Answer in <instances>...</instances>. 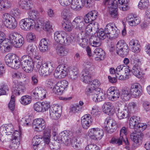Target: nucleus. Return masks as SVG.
Instances as JSON below:
<instances>
[{"mask_svg": "<svg viewBox=\"0 0 150 150\" xmlns=\"http://www.w3.org/2000/svg\"><path fill=\"white\" fill-rule=\"evenodd\" d=\"M40 13L36 10H32L28 13V18L21 20L20 22L21 28L25 30H29L35 28L38 30L37 25H38L40 19Z\"/></svg>", "mask_w": 150, "mask_h": 150, "instance_id": "nucleus-1", "label": "nucleus"}, {"mask_svg": "<svg viewBox=\"0 0 150 150\" xmlns=\"http://www.w3.org/2000/svg\"><path fill=\"white\" fill-rule=\"evenodd\" d=\"M4 128L6 130V133L8 135H11V138L10 139L11 142L9 145V148L12 149H16L19 147L20 144L21 134L18 131H15L13 132V126L11 124L6 125L4 127H1Z\"/></svg>", "mask_w": 150, "mask_h": 150, "instance_id": "nucleus-2", "label": "nucleus"}, {"mask_svg": "<svg viewBox=\"0 0 150 150\" xmlns=\"http://www.w3.org/2000/svg\"><path fill=\"white\" fill-rule=\"evenodd\" d=\"M35 70L42 75L48 76L52 72V63L50 62L42 64V59L40 57H35Z\"/></svg>", "mask_w": 150, "mask_h": 150, "instance_id": "nucleus-3", "label": "nucleus"}, {"mask_svg": "<svg viewBox=\"0 0 150 150\" xmlns=\"http://www.w3.org/2000/svg\"><path fill=\"white\" fill-rule=\"evenodd\" d=\"M54 39L57 43L62 45H68L73 41L74 38L72 35H68L64 31H58L54 33Z\"/></svg>", "mask_w": 150, "mask_h": 150, "instance_id": "nucleus-4", "label": "nucleus"}, {"mask_svg": "<svg viewBox=\"0 0 150 150\" xmlns=\"http://www.w3.org/2000/svg\"><path fill=\"white\" fill-rule=\"evenodd\" d=\"M104 130L107 133L112 134L114 132L118 127V125L115 120L110 117H107L104 122Z\"/></svg>", "mask_w": 150, "mask_h": 150, "instance_id": "nucleus-5", "label": "nucleus"}, {"mask_svg": "<svg viewBox=\"0 0 150 150\" xmlns=\"http://www.w3.org/2000/svg\"><path fill=\"white\" fill-rule=\"evenodd\" d=\"M105 31L108 35V38L110 37L116 38L120 33V31L113 23H110L107 24L105 28Z\"/></svg>", "mask_w": 150, "mask_h": 150, "instance_id": "nucleus-6", "label": "nucleus"}, {"mask_svg": "<svg viewBox=\"0 0 150 150\" xmlns=\"http://www.w3.org/2000/svg\"><path fill=\"white\" fill-rule=\"evenodd\" d=\"M115 50L118 54L123 57L127 55L129 52L127 45L122 40L117 42Z\"/></svg>", "mask_w": 150, "mask_h": 150, "instance_id": "nucleus-7", "label": "nucleus"}, {"mask_svg": "<svg viewBox=\"0 0 150 150\" xmlns=\"http://www.w3.org/2000/svg\"><path fill=\"white\" fill-rule=\"evenodd\" d=\"M139 59L137 58L131 60V63L133 64L131 71L133 74L139 79H141L144 74L142 73V70L139 64Z\"/></svg>", "mask_w": 150, "mask_h": 150, "instance_id": "nucleus-8", "label": "nucleus"}, {"mask_svg": "<svg viewBox=\"0 0 150 150\" xmlns=\"http://www.w3.org/2000/svg\"><path fill=\"white\" fill-rule=\"evenodd\" d=\"M16 19L11 15L8 13H6L4 15L3 23L7 28L13 29L16 28L17 25Z\"/></svg>", "mask_w": 150, "mask_h": 150, "instance_id": "nucleus-9", "label": "nucleus"}, {"mask_svg": "<svg viewBox=\"0 0 150 150\" xmlns=\"http://www.w3.org/2000/svg\"><path fill=\"white\" fill-rule=\"evenodd\" d=\"M88 133L90 137L95 140H100L104 135L103 130L98 128L91 129L89 130Z\"/></svg>", "mask_w": 150, "mask_h": 150, "instance_id": "nucleus-10", "label": "nucleus"}, {"mask_svg": "<svg viewBox=\"0 0 150 150\" xmlns=\"http://www.w3.org/2000/svg\"><path fill=\"white\" fill-rule=\"evenodd\" d=\"M46 91L42 87L38 86L32 90L31 95L35 99L41 100L46 97Z\"/></svg>", "mask_w": 150, "mask_h": 150, "instance_id": "nucleus-11", "label": "nucleus"}, {"mask_svg": "<svg viewBox=\"0 0 150 150\" xmlns=\"http://www.w3.org/2000/svg\"><path fill=\"white\" fill-rule=\"evenodd\" d=\"M73 28L78 31H83L85 29L87 23L84 19L80 17L75 18L72 21Z\"/></svg>", "mask_w": 150, "mask_h": 150, "instance_id": "nucleus-12", "label": "nucleus"}, {"mask_svg": "<svg viewBox=\"0 0 150 150\" xmlns=\"http://www.w3.org/2000/svg\"><path fill=\"white\" fill-rule=\"evenodd\" d=\"M4 33L0 31V50L3 53L8 52L11 48L8 41L6 39Z\"/></svg>", "mask_w": 150, "mask_h": 150, "instance_id": "nucleus-13", "label": "nucleus"}, {"mask_svg": "<svg viewBox=\"0 0 150 150\" xmlns=\"http://www.w3.org/2000/svg\"><path fill=\"white\" fill-rule=\"evenodd\" d=\"M62 108L58 105H53L50 107L49 110V115L51 119L57 120L61 116Z\"/></svg>", "mask_w": 150, "mask_h": 150, "instance_id": "nucleus-14", "label": "nucleus"}, {"mask_svg": "<svg viewBox=\"0 0 150 150\" xmlns=\"http://www.w3.org/2000/svg\"><path fill=\"white\" fill-rule=\"evenodd\" d=\"M56 132H55L53 134V136L54 137V139L58 141H61L62 142H64L65 145L67 146L70 145L71 143V139L68 136L69 132L68 131L64 130L61 132L59 134L60 137H59L58 139L57 138V137L56 136Z\"/></svg>", "mask_w": 150, "mask_h": 150, "instance_id": "nucleus-15", "label": "nucleus"}, {"mask_svg": "<svg viewBox=\"0 0 150 150\" xmlns=\"http://www.w3.org/2000/svg\"><path fill=\"white\" fill-rule=\"evenodd\" d=\"M129 92L131 95L133 97L138 98L142 94L141 86L139 83H132Z\"/></svg>", "mask_w": 150, "mask_h": 150, "instance_id": "nucleus-16", "label": "nucleus"}, {"mask_svg": "<svg viewBox=\"0 0 150 150\" xmlns=\"http://www.w3.org/2000/svg\"><path fill=\"white\" fill-rule=\"evenodd\" d=\"M68 71L64 65H59L55 71L54 74V76L58 79L63 78L67 75Z\"/></svg>", "mask_w": 150, "mask_h": 150, "instance_id": "nucleus-17", "label": "nucleus"}, {"mask_svg": "<svg viewBox=\"0 0 150 150\" xmlns=\"http://www.w3.org/2000/svg\"><path fill=\"white\" fill-rule=\"evenodd\" d=\"M33 127L35 131L41 132L46 127L45 121L42 118H38L34 120L33 123Z\"/></svg>", "mask_w": 150, "mask_h": 150, "instance_id": "nucleus-18", "label": "nucleus"}, {"mask_svg": "<svg viewBox=\"0 0 150 150\" xmlns=\"http://www.w3.org/2000/svg\"><path fill=\"white\" fill-rule=\"evenodd\" d=\"M93 120L91 116L87 114L82 116L81 119V126L84 129H87L91 126L92 122Z\"/></svg>", "mask_w": 150, "mask_h": 150, "instance_id": "nucleus-19", "label": "nucleus"}, {"mask_svg": "<svg viewBox=\"0 0 150 150\" xmlns=\"http://www.w3.org/2000/svg\"><path fill=\"white\" fill-rule=\"evenodd\" d=\"M108 95L110 100L114 101L119 97L120 94L119 91L114 87H111L107 91Z\"/></svg>", "mask_w": 150, "mask_h": 150, "instance_id": "nucleus-20", "label": "nucleus"}, {"mask_svg": "<svg viewBox=\"0 0 150 150\" xmlns=\"http://www.w3.org/2000/svg\"><path fill=\"white\" fill-rule=\"evenodd\" d=\"M42 142H44L43 139L38 136H35L32 140L33 148L35 150H42L43 148L42 144H43Z\"/></svg>", "mask_w": 150, "mask_h": 150, "instance_id": "nucleus-21", "label": "nucleus"}, {"mask_svg": "<svg viewBox=\"0 0 150 150\" xmlns=\"http://www.w3.org/2000/svg\"><path fill=\"white\" fill-rule=\"evenodd\" d=\"M98 29V27L97 24L91 23L87 25V24L84 30L86 35H91L96 32Z\"/></svg>", "mask_w": 150, "mask_h": 150, "instance_id": "nucleus-22", "label": "nucleus"}, {"mask_svg": "<svg viewBox=\"0 0 150 150\" xmlns=\"http://www.w3.org/2000/svg\"><path fill=\"white\" fill-rule=\"evenodd\" d=\"M100 88H97V91L95 94H93V100L96 102H98L105 100L106 98L105 94V92H100Z\"/></svg>", "mask_w": 150, "mask_h": 150, "instance_id": "nucleus-23", "label": "nucleus"}, {"mask_svg": "<svg viewBox=\"0 0 150 150\" xmlns=\"http://www.w3.org/2000/svg\"><path fill=\"white\" fill-rule=\"evenodd\" d=\"M105 5L108 8L109 13L112 17L114 18H117L118 13L117 2L114 3L112 4Z\"/></svg>", "mask_w": 150, "mask_h": 150, "instance_id": "nucleus-24", "label": "nucleus"}, {"mask_svg": "<svg viewBox=\"0 0 150 150\" xmlns=\"http://www.w3.org/2000/svg\"><path fill=\"white\" fill-rule=\"evenodd\" d=\"M97 12L96 11H93L86 14L84 18L86 23L87 24L94 21L97 18Z\"/></svg>", "mask_w": 150, "mask_h": 150, "instance_id": "nucleus-25", "label": "nucleus"}, {"mask_svg": "<svg viewBox=\"0 0 150 150\" xmlns=\"http://www.w3.org/2000/svg\"><path fill=\"white\" fill-rule=\"evenodd\" d=\"M17 82L12 89V95H19L25 90V88L23 86L18 83L17 81Z\"/></svg>", "mask_w": 150, "mask_h": 150, "instance_id": "nucleus-26", "label": "nucleus"}, {"mask_svg": "<svg viewBox=\"0 0 150 150\" xmlns=\"http://www.w3.org/2000/svg\"><path fill=\"white\" fill-rule=\"evenodd\" d=\"M105 54L103 50L101 48H96L94 51L93 57H95V60H100L103 59Z\"/></svg>", "mask_w": 150, "mask_h": 150, "instance_id": "nucleus-27", "label": "nucleus"}, {"mask_svg": "<svg viewBox=\"0 0 150 150\" xmlns=\"http://www.w3.org/2000/svg\"><path fill=\"white\" fill-rule=\"evenodd\" d=\"M35 62H33L32 58L28 55H24L21 58V66L34 65Z\"/></svg>", "mask_w": 150, "mask_h": 150, "instance_id": "nucleus-28", "label": "nucleus"}, {"mask_svg": "<svg viewBox=\"0 0 150 150\" xmlns=\"http://www.w3.org/2000/svg\"><path fill=\"white\" fill-rule=\"evenodd\" d=\"M26 52L28 54L32 55L33 57L34 62H35L36 60L35 57H39L38 55V51H37L36 47L32 44L29 45L27 46L26 48Z\"/></svg>", "mask_w": 150, "mask_h": 150, "instance_id": "nucleus-29", "label": "nucleus"}, {"mask_svg": "<svg viewBox=\"0 0 150 150\" xmlns=\"http://www.w3.org/2000/svg\"><path fill=\"white\" fill-rule=\"evenodd\" d=\"M126 20L128 24L131 26H134L138 24L140 22V20L139 18L134 17L132 15H128Z\"/></svg>", "mask_w": 150, "mask_h": 150, "instance_id": "nucleus-30", "label": "nucleus"}, {"mask_svg": "<svg viewBox=\"0 0 150 150\" xmlns=\"http://www.w3.org/2000/svg\"><path fill=\"white\" fill-rule=\"evenodd\" d=\"M83 0H72L71 4V8L74 11L80 10L83 7L81 1Z\"/></svg>", "mask_w": 150, "mask_h": 150, "instance_id": "nucleus-31", "label": "nucleus"}, {"mask_svg": "<svg viewBox=\"0 0 150 150\" xmlns=\"http://www.w3.org/2000/svg\"><path fill=\"white\" fill-rule=\"evenodd\" d=\"M129 47L132 52L137 53L140 51V46L138 41L136 39H132L129 42Z\"/></svg>", "mask_w": 150, "mask_h": 150, "instance_id": "nucleus-32", "label": "nucleus"}, {"mask_svg": "<svg viewBox=\"0 0 150 150\" xmlns=\"http://www.w3.org/2000/svg\"><path fill=\"white\" fill-rule=\"evenodd\" d=\"M39 21L38 25H37L38 30L39 29H43L45 31H49L52 29V26L50 22L46 21L42 23L40 21V20H39Z\"/></svg>", "mask_w": 150, "mask_h": 150, "instance_id": "nucleus-33", "label": "nucleus"}, {"mask_svg": "<svg viewBox=\"0 0 150 150\" xmlns=\"http://www.w3.org/2000/svg\"><path fill=\"white\" fill-rule=\"evenodd\" d=\"M48 42L47 40L45 38L42 39L39 44V48L40 51L45 52L48 50Z\"/></svg>", "mask_w": 150, "mask_h": 150, "instance_id": "nucleus-34", "label": "nucleus"}, {"mask_svg": "<svg viewBox=\"0 0 150 150\" xmlns=\"http://www.w3.org/2000/svg\"><path fill=\"white\" fill-rule=\"evenodd\" d=\"M140 122V118L137 116L132 117L129 120V127L131 129L135 128Z\"/></svg>", "mask_w": 150, "mask_h": 150, "instance_id": "nucleus-35", "label": "nucleus"}, {"mask_svg": "<svg viewBox=\"0 0 150 150\" xmlns=\"http://www.w3.org/2000/svg\"><path fill=\"white\" fill-rule=\"evenodd\" d=\"M90 42L91 45L95 47L100 46L101 44L100 39L98 36H92L90 39Z\"/></svg>", "mask_w": 150, "mask_h": 150, "instance_id": "nucleus-36", "label": "nucleus"}, {"mask_svg": "<svg viewBox=\"0 0 150 150\" xmlns=\"http://www.w3.org/2000/svg\"><path fill=\"white\" fill-rule=\"evenodd\" d=\"M81 77L83 82L85 83L89 84L92 81V79L91 73L83 71Z\"/></svg>", "mask_w": 150, "mask_h": 150, "instance_id": "nucleus-37", "label": "nucleus"}, {"mask_svg": "<svg viewBox=\"0 0 150 150\" xmlns=\"http://www.w3.org/2000/svg\"><path fill=\"white\" fill-rule=\"evenodd\" d=\"M14 69H18L21 66V60H20L19 57L16 55L13 59L10 66Z\"/></svg>", "mask_w": 150, "mask_h": 150, "instance_id": "nucleus-38", "label": "nucleus"}, {"mask_svg": "<svg viewBox=\"0 0 150 150\" xmlns=\"http://www.w3.org/2000/svg\"><path fill=\"white\" fill-rule=\"evenodd\" d=\"M131 139L136 144L139 143L141 140V137L139 133L136 131L133 132L130 135Z\"/></svg>", "mask_w": 150, "mask_h": 150, "instance_id": "nucleus-39", "label": "nucleus"}, {"mask_svg": "<svg viewBox=\"0 0 150 150\" xmlns=\"http://www.w3.org/2000/svg\"><path fill=\"white\" fill-rule=\"evenodd\" d=\"M20 7L22 9L26 10H30L32 8L33 5L25 0H21L19 2Z\"/></svg>", "mask_w": 150, "mask_h": 150, "instance_id": "nucleus-40", "label": "nucleus"}, {"mask_svg": "<svg viewBox=\"0 0 150 150\" xmlns=\"http://www.w3.org/2000/svg\"><path fill=\"white\" fill-rule=\"evenodd\" d=\"M56 51L58 54L62 56L66 55L69 52L68 49L62 46H58L56 49Z\"/></svg>", "mask_w": 150, "mask_h": 150, "instance_id": "nucleus-41", "label": "nucleus"}, {"mask_svg": "<svg viewBox=\"0 0 150 150\" xmlns=\"http://www.w3.org/2000/svg\"><path fill=\"white\" fill-rule=\"evenodd\" d=\"M85 68L84 71L88 73L94 71L95 69V67L93 63L90 62H87L85 63Z\"/></svg>", "mask_w": 150, "mask_h": 150, "instance_id": "nucleus-42", "label": "nucleus"}, {"mask_svg": "<svg viewBox=\"0 0 150 150\" xmlns=\"http://www.w3.org/2000/svg\"><path fill=\"white\" fill-rule=\"evenodd\" d=\"M128 0H118V2L121 5L120 9L123 11H126L128 10L129 7L128 5Z\"/></svg>", "mask_w": 150, "mask_h": 150, "instance_id": "nucleus-43", "label": "nucleus"}, {"mask_svg": "<svg viewBox=\"0 0 150 150\" xmlns=\"http://www.w3.org/2000/svg\"><path fill=\"white\" fill-rule=\"evenodd\" d=\"M62 26L65 30L67 32L71 31L73 28V24L69 21H67L62 23Z\"/></svg>", "mask_w": 150, "mask_h": 150, "instance_id": "nucleus-44", "label": "nucleus"}, {"mask_svg": "<svg viewBox=\"0 0 150 150\" xmlns=\"http://www.w3.org/2000/svg\"><path fill=\"white\" fill-rule=\"evenodd\" d=\"M32 99L30 96L25 95L22 97L21 99V103L23 105H26L30 104Z\"/></svg>", "mask_w": 150, "mask_h": 150, "instance_id": "nucleus-45", "label": "nucleus"}, {"mask_svg": "<svg viewBox=\"0 0 150 150\" xmlns=\"http://www.w3.org/2000/svg\"><path fill=\"white\" fill-rule=\"evenodd\" d=\"M77 41L79 44L83 47H86L88 45V40L83 38L82 36L78 37Z\"/></svg>", "mask_w": 150, "mask_h": 150, "instance_id": "nucleus-46", "label": "nucleus"}, {"mask_svg": "<svg viewBox=\"0 0 150 150\" xmlns=\"http://www.w3.org/2000/svg\"><path fill=\"white\" fill-rule=\"evenodd\" d=\"M149 2L148 0H140L138 6L141 9H147L149 8Z\"/></svg>", "mask_w": 150, "mask_h": 150, "instance_id": "nucleus-47", "label": "nucleus"}, {"mask_svg": "<svg viewBox=\"0 0 150 150\" xmlns=\"http://www.w3.org/2000/svg\"><path fill=\"white\" fill-rule=\"evenodd\" d=\"M21 36L17 32L12 33L10 34L8 37L9 40L13 44Z\"/></svg>", "mask_w": 150, "mask_h": 150, "instance_id": "nucleus-48", "label": "nucleus"}, {"mask_svg": "<svg viewBox=\"0 0 150 150\" xmlns=\"http://www.w3.org/2000/svg\"><path fill=\"white\" fill-rule=\"evenodd\" d=\"M128 115L127 111L126 110V108L125 110L122 111L120 109L118 110V112L117 113V115L119 119H122L127 117Z\"/></svg>", "mask_w": 150, "mask_h": 150, "instance_id": "nucleus-49", "label": "nucleus"}, {"mask_svg": "<svg viewBox=\"0 0 150 150\" xmlns=\"http://www.w3.org/2000/svg\"><path fill=\"white\" fill-rule=\"evenodd\" d=\"M124 141V139L122 137H119V138L113 137L110 141L111 143L114 144H116L118 146L122 145V142Z\"/></svg>", "mask_w": 150, "mask_h": 150, "instance_id": "nucleus-50", "label": "nucleus"}, {"mask_svg": "<svg viewBox=\"0 0 150 150\" xmlns=\"http://www.w3.org/2000/svg\"><path fill=\"white\" fill-rule=\"evenodd\" d=\"M130 94L129 91L126 89H123L122 91L121 98L123 101H127L129 100Z\"/></svg>", "mask_w": 150, "mask_h": 150, "instance_id": "nucleus-51", "label": "nucleus"}, {"mask_svg": "<svg viewBox=\"0 0 150 150\" xmlns=\"http://www.w3.org/2000/svg\"><path fill=\"white\" fill-rule=\"evenodd\" d=\"M16 54H13L11 53H9L7 54L5 56V60L7 64L9 65V66L12 63Z\"/></svg>", "mask_w": 150, "mask_h": 150, "instance_id": "nucleus-52", "label": "nucleus"}, {"mask_svg": "<svg viewBox=\"0 0 150 150\" xmlns=\"http://www.w3.org/2000/svg\"><path fill=\"white\" fill-rule=\"evenodd\" d=\"M113 105L110 102L105 103L103 105V110L105 111V113L110 112L112 109Z\"/></svg>", "mask_w": 150, "mask_h": 150, "instance_id": "nucleus-53", "label": "nucleus"}, {"mask_svg": "<svg viewBox=\"0 0 150 150\" xmlns=\"http://www.w3.org/2000/svg\"><path fill=\"white\" fill-rule=\"evenodd\" d=\"M79 74V72L77 69H73L69 72V77L70 79L74 80L76 79Z\"/></svg>", "mask_w": 150, "mask_h": 150, "instance_id": "nucleus-54", "label": "nucleus"}, {"mask_svg": "<svg viewBox=\"0 0 150 150\" xmlns=\"http://www.w3.org/2000/svg\"><path fill=\"white\" fill-rule=\"evenodd\" d=\"M24 42V38L21 36L12 45L16 47L19 48L23 45Z\"/></svg>", "mask_w": 150, "mask_h": 150, "instance_id": "nucleus-55", "label": "nucleus"}, {"mask_svg": "<svg viewBox=\"0 0 150 150\" xmlns=\"http://www.w3.org/2000/svg\"><path fill=\"white\" fill-rule=\"evenodd\" d=\"M62 88L59 86V84L57 83L54 86L52 90L56 94L59 95H61L63 93L64 91V90Z\"/></svg>", "mask_w": 150, "mask_h": 150, "instance_id": "nucleus-56", "label": "nucleus"}, {"mask_svg": "<svg viewBox=\"0 0 150 150\" xmlns=\"http://www.w3.org/2000/svg\"><path fill=\"white\" fill-rule=\"evenodd\" d=\"M97 88H95L89 85L85 89V92L88 95H92L93 97V94H95Z\"/></svg>", "mask_w": 150, "mask_h": 150, "instance_id": "nucleus-57", "label": "nucleus"}, {"mask_svg": "<svg viewBox=\"0 0 150 150\" xmlns=\"http://www.w3.org/2000/svg\"><path fill=\"white\" fill-rule=\"evenodd\" d=\"M11 14L15 18L18 19L21 18V13L20 11L17 8H14L11 11Z\"/></svg>", "mask_w": 150, "mask_h": 150, "instance_id": "nucleus-58", "label": "nucleus"}, {"mask_svg": "<svg viewBox=\"0 0 150 150\" xmlns=\"http://www.w3.org/2000/svg\"><path fill=\"white\" fill-rule=\"evenodd\" d=\"M128 110L129 111H135L138 108L137 105L134 102H131L126 105Z\"/></svg>", "mask_w": 150, "mask_h": 150, "instance_id": "nucleus-59", "label": "nucleus"}, {"mask_svg": "<svg viewBox=\"0 0 150 150\" xmlns=\"http://www.w3.org/2000/svg\"><path fill=\"white\" fill-rule=\"evenodd\" d=\"M97 36L99 37V38H101L102 39H105L106 37L108 38V35L107 34L106 31L102 29H99L97 33Z\"/></svg>", "mask_w": 150, "mask_h": 150, "instance_id": "nucleus-60", "label": "nucleus"}, {"mask_svg": "<svg viewBox=\"0 0 150 150\" xmlns=\"http://www.w3.org/2000/svg\"><path fill=\"white\" fill-rule=\"evenodd\" d=\"M100 109L98 106H93L92 108L91 113L93 116H98L100 113Z\"/></svg>", "mask_w": 150, "mask_h": 150, "instance_id": "nucleus-61", "label": "nucleus"}, {"mask_svg": "<svg viewBox=\"0 0 150 150\" xmlns=\"http://www.w3.org/2000/svg\"><path fill=\"white\" fill-rule=\"evenodd\" d=\"M15 96L14 95H12L8 104V107L11 111H13L15 107Z\"/></svg>", "mask_w": 150, "mask_h": 150, "instance_id": "nucleus-62", "label": "nucleus"}, {"mask_svg": "<svg viewBox=\"0 0 150 150\" xmlns=\"http://www.w3.org/2000/svg\"><path fill=\"white\" fill-rule=\"evenodd\" d=\"M26 38L27 40L30 42H33L35 41V35L32 33H29L27 34Z\"/></svg>", "mask_w": 150, "mask_h": 150, "instance_id": "nucleus-63", "label": "nucleus"}, {"mask_svg": "<svg viewBox=\"0 0 150 150\" xmlns=\"http://www.w3.org/2000/svg\"><path fill=\"white\" fill-rule=\"evenodd\" d=\"M85 150H100L99 146L93 144H88L85 147Z\"/></svg>", "mask_w": 150, "mask_h": 150, "instance_id": "nucleus-64", "label": "nucleus"}]
</instances>
